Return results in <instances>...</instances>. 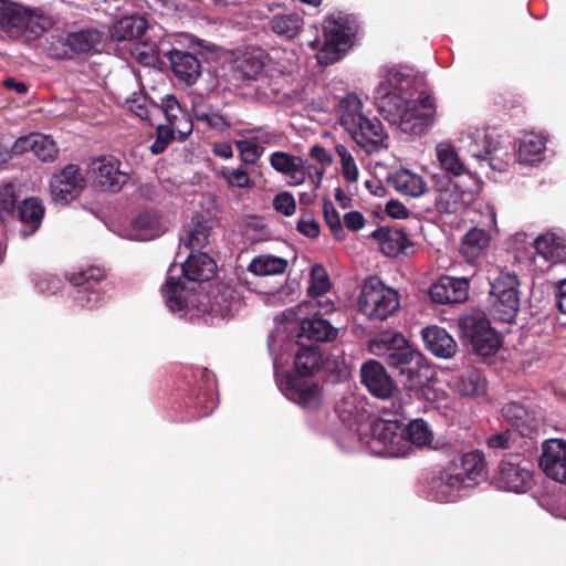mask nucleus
I'll return each instance as SVG.
<instances>
[{
  "instance_id": "obj_1",
  "label": "nucleus",
  "mask_w": 566,
  "mask_h": 566,
  "mask_svg": "<svg viewBox=\"0 0 566 566\" xmlns=\"http://www.w3.org/2000/svg\"><path fill=\"white\" fill-rule=\"evenodd\" d=\"M373 98L378 112L405 134H422L436 115L433 97L427 92L417 95L416 77L402 67L386 70Z\"/></svg>"
},
{
  "instance_id": "obj_2",
  "label": "nucleus",
  "mask_w": 566,
  "mask_h": 566,
  "mask_svg": "<svg viewBox=\"0 0 566 566\" xmlns=\"http://www.w3.org/2000/svg\"><path fill=\"white\" fill-rule=\"evenodd\" d=\"M315 342H331L337 336V329L325 318L314 315L296 313L286 310L275 319V327L269 337V350L273 358L274 370L283 368L293 347L291 339L294 336Z\"/></svg>"
},
{
  "instance_id": "obj_3",
  "label": "nucleus",
  "mask_w": 566,
  "mask_h": 566,
  "mask_svg": "<svg viewBox=\"0 0 566 566\" xmlns=\"http://www.w3.org/2000/svg\"><path fill=\"white\" fill-rule=\"evenodd\" d=\"M295 368L298 375H286L279 377V369L275 370L276 382L281 392L291 401L296 402L305 410H316L323 401L321 387L305 376L314 373L321 364V355L313 347H303L294 358Z\"/></svg>"
},
{
  "instance_id": "obj_4",
  "label": "nucleus",
  "mask_w": 566,
  "mask_h": 566,
  "mask_svg": "<svg viewBox=\"0 0 566 566\" xmlns=\"http://www.w3.org/2000/svg\"><path fill=\"white\" fill-rule=\"evenodd\" d=\"M340 109V125L366 153L373 154L384 146L387 134L382 123L363 114V103L358 96L349 94L344 97Z\"/></svg>"
},
{
  "instance_id": "obj_5",
  "label": "nucleus",
  "mask_w": 566,
  "mask_h": 566,
  "mask_svg": "<svg viewBox=\"0 0 566 566\" xmlns=\"http://www.w3.org/2000/svg\"><path fill=\"white\" fill-rule=\"evenodd\" d=\"M358 440L379 455L401 458L411 453L405 424L397 419H377L373 423H359Z\"/></svg>"
},
{
  "instance_id": "obj_6",
  "label": "nucleus",
  "mask_w": 566,
  "mask_h": 566,
  "mask_svg": "<svg viewBox=\"0 0 566 566\" xmlns=\"http://www.w3.org/2000/svg\"><path fill=\"white\" fill-rule=\"evenodd\" d=\"M358 440L379 455L401 458L411 453L405 424L397 419H377L373 423H359Z\"/></svg>"
},
{
  "instance_id": "obj_7",
  "label": "nucleus",
  "mask_w": 566,
  "mask_h": 566,
  "mask_svg": "<svg viewBox=\"0 0 566 566\" xmlns=\"http://www.w3.org/2000/svg\"><path fill=\"white\" fill-rule=\"evenodd\" d=\"M369 350L377 356H386L389 366L407 375L410 380L424 366L423 356L413 349L405 336L398 332L386 331L370 340Z\"/></svg>"
},
{
  "instance_id": "obj_8",
  "label": "nucleus",
  "mask_w": 566,
  "mask_h": 566,
  "mask_svg": "<svg viewBox=\"0 0 566 566\" xmlns=\"http://www.w3.org/2000/svg\"><path fill=\"white\" fill-rule=\"evenodd\" d=\"M52 24L49 17L9 0H0V27L12 39L30 43Z\"/></svg>"
},
{
  "instance_id": "obj_9",
  "label": "nucleus",
  "mask_w": 566,
  "mask_h": 566,
  "mask_svg": "<svg viewBox=\"0 0 566 566\" xmlns=\"http://www.w3.org/2000/svg\"><path fill=\"white\" fill-rule=\"evenodd\" d=\"M357 31L358 23L353 14H329L324 23V42L316 54L318 63L329 65L339 61L353 46Z\"/></svg>"
},
{
  "instance_id": "obj_10",
  "label": "nucleus",
  "mask_w": 566,
  "mask_h": 566,
  "mask_svg": "<svg viewBox=\"0 0 566 566\" xmlns=\"http://www.w3.org/2000/svg\"><path fill=\"white\" fill-rule=\"evenodd\" d=\"M161 294L167 308L181 317L198 316L201 295L196 285L190 284L179 274L177 264H171Z\"/></svg>"
},
{
  "instance_id": "obj_11",
  "label": "nucleus",
  "mask_w": 566,
  "mask_h": 566,
  "mask_svg": "<svg viewBox=\"0 0 566 566\" xmlns=\"http://www.w3.org/2000/svg\"><path fill=\"white\" fill-rule=\"evenodd\" d=\"M399 295L396 290L385 285L379 279L365 281L359 300V311L370 319H386L399 308Z\"/></svg>"
},
{
  "instance_id": "obj_12",
  "label": "nucleus",
  "mask_w": 566,
  "mask_h": 566,
  "mask_svg": "<svg viewBox=\"0 0 566 566\" xmlns=\"http://www.w3.org/2000/svg\"><path fill=\"white\" fill-rule=\"evenodd\" d=\"M531 247L533 252L526 260L533 271L544 273L566 262V232L563 230H548L537 235Z\"/></svg>"
},
{
  "instance_id": "obj_13",
  "label": "nucleus",
  "mask_w": 566,
  "mask_h": 566,
  "mask_svg": "<svg viewBox=\"0 0 566 566\" xmlns=\"http://www.w3.org/2000/svg\"><path fill=\"white\" fill-rule=\"evenodd\" d=\"M458 327L461 337L471 344L478 355L490 357L495 354V332L483 311L463 313L458 319Z\"/></svg>"
},
{
  "instance_id": "obj_14",
  "label": "nucleus",
  "mask_w": 566,
  "mask_h": 566,
  "mask_svg": "<svg viewBox=\"0 0 566 566\" xmlns=\"http://www.w3.org/2000/svg\"><path fill=\"white\" fill-rule=\"evenodd\" d=\"M93 186L101 191L118 192L129 180V172L122 169V163L114 156L94 159L88 169Z\"/></svg>"
},
{
  "instance_id": "obj_15",
  "label": "nucleus",
  "mask_w": 566,
  "mask_h": 566,
  "mask_svg": "<svg viewBox=\"0 0 566 566\" xmlns=\"http://www.w3.org/2000/svg\"><path fill=\"white\" fill-rule=\"evenodd\" d=\"M240 294L229 285L217 286L210 295H201L198 316L209 315L212 319H228L241 308Z\"/></svg>"
},
{
  "instance_id": "obj_16",
  "label": "nucleus",
  "mask_w": 566,
  "mask_h": 566,
  "mask_svg": "<svg viewBox=\"0 0 566 566\" xmlns=\"http://www.w3.org/2000/svg\"><path fill=\"white\" fill-rule=\"evenodd\" d=\"M86 179L77 165L69 164L50 181V193L55 203L67 205L85 188Z\"/></svg>"
},
{
  "instance_id": "obj_17",
  "label": "nucleus",
  "mask_w": 566,
  "mask_h": 566,
  "mask_svg": "<svg viewBox=\"0 0 566 566\" xmlns=\"http://www.w3.org/2000/svg\"><path fill=\"white\" fill-rule=\"evenodd\" d=\"M104 277V271L96 266L87 268L77 273L67 276L69 281L77 286L75 301L82 308L94 310L103 302V295L99 290L95 289V284Z\"/></svg>"
},
{
  "instance_id": "obj_18",
  "label": "nucleus",
  "mask_w": 566,
  "mask_h": 566,
  "mask_svg": "<svg viewBox=\"0 0 566 566\" xmlns=\"http://www.w3.org/2000/svg\"><path fill=\"white\" fill-rule=\"evenodd\" d=\"M520 281L514 272L501 271L497 275V321L512 323L520 307Z\"/></svg>"
},
{
  "instance_id": "obj_19",
  "label": "nucleus",
  "mask_w": 566,
  "mask_h": 566,
  "mask_svg": "<svg viewBox=\"0 0 566 566\" xmlns=\"http://www.w3.org/2000/svg\"><path fill=\"white\" fill-rule=\"evenodd\" d=\"M268 27L277 36L283 39H294L303 30V17L297 13L282 8L277 2L268 3Z\"/></svg>"
},
{
  "instance_id": "obj_20",
  "label": "nucleus",
  "mask_w": 566,
  "mask_h": 566,
  "mask_svg": "<svg viewBox=\"0 0 566 566\" xmlns=\"http://www.w3.org/2000/svg\"><path fill=\"white\" fill-rule=\"evenodd\" d=\"M235 73L239 78L255 82V91L264 97H270L277 91L272 86L264 71V61L261 55H243L237 61Z\"/></svg>"
},
{
  "instance_id": "obj_21",
  "label": "nucleus",
  "mask_w": 566,
  "mask_h": 566,
  "mask_svg": "<svg viewBox=\"0 0 566 566\" xmlns=\"http://www.w3.org/2000/svg\"><path fill=\"white\" fill-rule=\"evenodd\" d=\"M457 468H448L440 476L434 478L430 484L429 496L431 500L449 503L454 502L465 494V481L461 473H454Z\"/></svg>"
},
{
  "instance_id": "obj_22",
  "label": "nucleus",
  "mask_w": 566,
  "mask_h": 566,
  "mask_svg": "<svg viewBox=\"0 0 566 566\" xmlns=\"http://www.w3.org/2000/svg\"><path fill=\"white\" fill-rule=\"evenodd\" d=\"M277 136L274 132L264 128L248 130L241 139H237L234 145L239 151L243 164L254 165L264 153V145L275 143Z\"/></svg>"
},
{
  "instance_id": "obj_23",
  "label": "nucleus",
  "mask_w": 566,
  "mask_h": 566,
  "mask_svg": "<svg viewBox=\"0 0 566 566\" xmlns=\"http://www.w3.org/2000/svg\"><path fill=\"white\" fill-rule=\"evenodd\" d=\"M361 384L367 390L379 399H388L394 394L396 386L388 376L385 367L377 360L370 359L360 368Z\"/></svg>"
},
{
  "instance_id": "obj_24",
  "label": "nucleus",
  "mask_w": 566,
  "mask_h": 566,
  "mask_svg": "<svg viewBox=\"0 0 566 566\" xmlns=\"http://www.w3.org/2000/svg\"><path fill=\"white\" fill-rule=\"evenodd\" d=\"M429 294L433 303H463L469 297V281L465 277L446 275L431 285Z\"/></svg>"
},
{
  "instance_id": "obj_25",
  "label": "nucleus",
  "mask_w": 566,
  "mask_h": 566,
  "mask_svg": "<svg viewBox=\"0 0 566 566\" xmlns=\"http://www.w3.org/2000/svg\"><path fill=\"white\" fill-rule=\"evenodd\" d=\"M539 464L547 476L558 482H566V442L549 439L543 443Z\"/></svg>"
},
{
  "instance_id": "obj_26",
  "label": "nucleus",
  "mask_w": 566,
  "mask_h": 566,
  "mask_svg": "<svg viewBox=\"0 0 566 566\" xmlns=\"http://www.w3.org/2000/svg\"><path fill=\"white\" fill-rule=\"evenodd\" d=\"M474 196V189H464L460 184L449 181L436 197V208L440 213H457L469 206Z\"/></svg>"
},
{
  "instance_id": "obj_27",
  "label": "nucleus",
  "mask_w": 566,
  "mask_h": 566,
  "mask_svg": "<svg viewBox=\"0 0 566 566\" xmlns=\"http://www.w3.org/2000/svg\"><path fill=\"white\" fill-rule=\"evenodd\" d=\"M166 231V226L160 214L155 211L138 213L130 222L126 238L135 241H149Z\"/></svg>"
},
{
  "instance_id": "obj_28",
  "label": "nucleus",
  "mask_w": 566,
  "mask_h": 566,
  "mask_svg": "<svg viewBox=\"0 0 566 566\" xmlns=\"http://www.w3.org/2000/svg\"><path fill=\"white\" fill-rule=\"evenodd\" d=\"M271 167L287 178L290 186L303 185L307 177L304 160L285 151H274L269 158Z\"/></svg>"
},
{
  "instance_id": "obj_29",
  "label": "nucleus",
  "mask_w": 566,
  "mask_h": 566,
  "mask_svg": "<svg viewBox=\"0 0 566 566\" xmlns=\"http://www.w3.org/2000/svg\"><path fill=\"white\" fill-rule=\"evenodd\" d=\"M177 266L179 268V274L187 282L195 285L197 282L210 280L216 271L213 259L205 252H191L186 261Z\"/></svg>"
},
{
  "instance_id": "obj_30",
  "label": "nucleus",
  "mask_w": 566,
  "mask_h": 566,
  "mask_svg": "<svg viewBox=\"0 0 566 566\" xmlns=\"http://www.w3.org/2000/svg\"><path fill=\"white\" fill-rule=\"evenodd\" d=\"M426 348L437 357L451 358L457 353V342L442 327L437 325L427 326L421 331Z\"/></svg>"
},
{
  "instance_id": "obj_31",
  "label": "nucleus",
  "mask_w": 566,
  "mask_h": 566,
  "mask_svg": "<svg viewBox=\"0 0 566 566\" xmlns=\"http://www.w3.org/2000/svg\"><path fill=\"white\" fill-rule=\"evenodd\" d=\"M160 108L165 114L168 127L185 140L192 132L193 124L188 113L181 107L174 95H166L161 99Z\"/></svg>"
},
{
  "instance_id": "obj_32",
  "label": "nucleus",
  "mask_w": 566,
  "mask_h": 566,
  "mask_svg": "<svg viewBox=\"0 0 566 566\" xmlns=\"http://www.w3.org/2000/svg\"><path fill=\"white\" fill-rule=\"evenodd\" d=\"M165 56L170 61L171 69L180 81L187 85L197 82L201 74V65L195 55L180 50H168Z\"/></svg>"
},
{
  "instance_id": "obj_33",
  "label": "nucleus",
  "mask_w": 566,
  "mask_h": 566,
  "mask_svg": "<svg viewBox=\"0 0 566 566\" xmlns=\"http://www.w3.org/2000/svg\"><path fill=\"white\" fill-rule=\"evenodd\" d=\"M169 44L161 36H154L147 41H137L129 48L132 56L144 66H158L161 63V55L165 56V44Z\"/></svg>"
},
{
  "instance_id": "obj_34",
  "label": "nucleus",
  "mask_w": 566,
  "mask_h": 566,
  "mask_svg": "<svg viewBox=\"0 0 566 566\" xmlns=\"http://www.w3.org/2000/svg\"><path fill=\"white\" fill-rule=\"evenodd\" d=\"M147 29L148 23L144 17L127 15L112 24L109 34L114 41L128 42L132 45L145 34Z\"/></svg>"
},
{
  "instance_id": "obj_35",
  "label": "nucleus",
  "mask_w": 566,
  "mask_h": 566,
  "mask_svg": "<svg viewBox=\"0 0 566 566\" xmlns=\"http://www.w3.org/2000/svg\"><path fill=\"white\" fill-rule=\"evenodd\" d=\"M546 138L536 133L524 134L517 143V159L523 165H535L544 160Z\"/></svg>"
},
{
  "instance_id": "obj_36",
  "label": "nucleus",
  "mask_w": 566,
  "mask_h": 566,
  "mask_svg": "<svg viewBox=\"0 0 566 566\" xmlns=\"http://www.w3.org/2000/svg\"><path fill=\"white\" fill-rule=\"evenodd\" d=\"M530 478V471L521 467L520 460L502 461L500 468L501 488L507 491L521 492Z\"/></svg>"
},
{
  "instance_id": "obj_37",
  "label": "nucleus",
  "mask_w": 566,
  "mask_h": 566,
  "mask_svg": "<svg viewBox=\"0 0 566 566\" xmlns=\"http://www.w3.org/2000/svg\"><path fill=\"white\" fill-rule=\"evenodd\" d=\"M371 238L378 241L380 250L388 256L399 255L409 245L406 234L398 229L379 228L371 233Z\"/></svg>"
},
{
  "instance_id": "obj_38",
  "label": "nucleus",
  "mask_w": 566,
  "mask_h": 566,
  "mask_svg": "<svg viewBox=\"0 0 566 566\" xmlns=\"http://www.w3.org/2000/svg\"><path fill=\"white\" fill-rule=\"evenodd\" d=\"M19 213L24 226L20 233L23 238H28L40 228L44 216V207L38 198H27L20 205Z\"/></svg>"
},
{
  "instance_id": "obj_39",
  "label": "nucleus",
  "mask_w": 566,
  "mask_h": 566,
  "mask_svg": "<svg viewBox=\"0 0 566 566\" xmlns=\"http://www.w3.org/2000/svg\"><path fill=\"white\" fill-rule=\"evenodd\" d=\"M211 226L208 220L192 219L185 228L180 235V240L185 248L197 253L207 245L210 235Z\"/></svg>"
},
{
  "instance_id": "obj_40",
  "label": "nucleus",
  "mask_w": 566,
  "mask_h": 566,
  "mask_svg": "<svg viewBox=\"0 0 566 566\" xmlns=\"http://www.w3.org/2000/svg\"><path fill=\"white\" fill-rule=\"evenodd\" d=\"M391 182L397 191L410 197H420L428 189L423 177L409 169H399L394 172Z\"/></svg>"
},
{
  "instance_id": "obj_41",
  "label": "nucleus",
  "mask_w": 566,
  "mask_h": 566,
  "mask_svg": "<svg viewBox=\"0 0 566 566\" xmlns=\"http://www.w3.org/2000/svg\"><path fill=\"white\" fill-rule=\"evenodd\" d=\"M436 157L440 168L446 172L453 176H462L467 172L464 163L450 142L443 140L437 144Z\"/></svg>"
},
{
  "instance_id": "obj_42",
  "label": "nucleus",
  "mask_w": 566,
  "mask_h": 566,
  "mask_svg": "<svg viewBox=\"0 0 566 566\" xmlns=\"http://www.w3.org/2000/svg\"><path fill=\"white\" fill-rule=\"evenodd\" d=\"M454 473H459L458 469ZM468 488L479 484L484 479V458L479 451L465 454L461 459V472Z\"/></svg>"
},
{
  "instance_id": "obj_43",
  "label": "nucleus",
  "mask_w": 566,
  "mask_h": 566,
  "mask_svg": "<svg viewBox=\"0 0 566 566\" xmlns=\"http://www.w3.org/2000/svg\"><path fill=\"white\" fill-rule=\"evenodd\" d=\"M287 266V261L283 258L262 254L255 256L248 266V270L260 276L282 274Z\"/></svg>"
},
{
  "instance_id": "obj_44",
  "label": "nucleus",
  "mask_w": 566,
  "mask_h": 566,
  "mask_svg": "<svg viewBox=\"0 0 566 566\" xmlns=\"http://www.w3.org/2000/svg\"><path fill=\"white\" fill-rule=\"evenodd\" d=\"M471 138L472 144L470 146V153L472 156L481 161L488 163V165L492 167L493 151L495 149L492 133H488L483 129H476L472 134Z\"/></svg>"
},
{
  "instance_id": "obj_45",
  "label": "nucleus",
  "mask_w": 566,
  "mask_h": 566,
  "mask_svg": "<svg viewBox=\"0 0 566 566\" xmlns=\"http://www.w3.org/2000/svg\"><path fill=\"white\" fill-rule=\"evenodd\" d=\"M489 238L481 229H472L463 238L461 251L468 261L473 262L488 247Z\"/></svg>"
},
{
  "instance_id": "obj_46",
  "label": "nucleus",
  "mask_w": 566,
  "mask_h": 566,
  "mask_svg": "<svg viewBox=\"0 0 566 566\" xmlns=\"http://www.w3.org/2000/svg\"><path fill=\"white\" fill-rule=\"evenodd\" d=\"M103 41V34L96 29L82 30L69 38L70 46L76 52L97 50Z\"/></svg>"
},
{
  "instance_id": "obj_47",
  "label": "nucleus",
  "mask_w": 566,
  "mask_h": 566,
  "mask_svg": "<svg viewBox=\"0 0 566 566\" xmlns=\"http://www.w3.org/2000/svg\"><path fill=\"white\" fill-rule=\"evenodd\" d=\"M406 437L410 440L411 451L413 447H427L433 440V432L422 419H413L405 426Z\"/></svg>"
},
{
  "instance_id": "obj_48",
  "label": "nucleus",
  "mask_w": 566,
  "mask_h": 566,
  "mask_svg": "<svg viewBox=\"0 0 566 566\" xmlns=\"http://www.w3.org/2000/svg\"><path fill=\"white\" fill-rule=\"evenodd\" d=\"M310 156L313 160L321 165L319 167H314L313 172L307 170V175H310L313 187L319 188L323 176L325 174V168L333 163V156L328 150L319 145H314L311 147Z\"/></svg>"
},
{
  "instance_id": "obj_49",
  "label": "nucleus",
  "mask_w": 566,
  "mask_h": 566,
  "mask_svg": "<svg viewBox=\"0 0 566 566\" xmlns=\"http://www.w3.org/2000/svg\"><path fill=\"white\" fill-rule=\"evenodd\" d=\"M193 113L198 122L206 123L209 127L219 132L228 129L231 125L230 119L226 115L212 108L206 109L196 106Z\"/></svg>"
},
{
  "instance_id": "obj_50",
  "label": "nucleus",
  "mask_w": 566,
  "mask_h": 566,
  "mask_svg": "<svg viewBox=\"0 0 566 566\" xmlns=\"http://www.w3.org/2000/svg\"><path fill=\"white\" fill-rule=\"evenodd\" d=\"M335 151L339 157L342 174L345 180L356 182L358 180L359 170L349 149L345 145L338 144L335 147Z\"/></svg>"
},
{
  "instance_id": "obj_51",
  "label": "nucleus",
  "mask_w": 566,
  "mask_h": 566,
  "mask_svg": "<svg viewBox=\"0 0 566 566\" xmlns=\"http://www.w3.org/2000/svg\"><path fill=\"white\" fill-rule=\"evenodd\" d=\"M296 313L300 314H310L311 312H315L316 314H328L335 310L334 302L323 294L318 297H310V300L302 302L297 305L296 308H293Z\"/></svg>"
},
{
  "instance_id": "obj_52",
  "label": "nucleus",
  "mask_w": 566,
  "mask_h": 566,
  "mask_svg": "<svg viewBox=\"0 0 566 566\" xmlns=\"http://www.w3.org/2000/svg\"><path fill=\"white\" fill-rule=\"evenodd\" d=\"M455 389L464 396L480 395L485 390V381L478 373H470L458 378Z\"/></svg>"
},
{
  "instance_id": "obj_53",
  "label": "nucleus",
  "mask_w": 566,
  "mask_h": 566,
  "mask_svg": "<svg viewBox=\"0 0 566 566\" xmlns=\"http://www.w3.org/2000/svg\"><path fill=\"white\" fill-rule=\"evenodd\" d=\"M331 287L328 275L322 265H314L311 271V283L307 292L310 297H318L326 294Z\"/></svg>"
},
{
  "instance_id": "obj_54",
  "label": "nucleus",
  "mask_w": 566,
  "mask_h": 566,
  "mask_svg": "<svg viewBox=\"0 0 566 566\" xmlns=\"http://www.w3.org/2000/svg\"><path fill=\"white\" fill-rule=\"evenodd\" d=\"M32 153L43 161L54 160L57 147L50 136L35 133Z\"/></svg>"
},
{
  "instance_id": "obj_55",
  "label": "nucleus",
  "mask_w": 566,
  "mask_h": 566,
  "mask_svg": "<svg viewBox=\"0 0 566 566\" xmlns=\"http://www.w3.org/2000/svg\"><path fill=\"white\" fill-rule=\"evenodd\" d=\"M15 188L12 182H0V221L9 218L17 202Z\"/></svg>"
},
{
  "instance_id": "obj_56",
  "label": "nucleus",
  "mask_w": 566,
  "mask_h": 566,
  "mask_svg": "<svg viewBox=\"0 0 566 566\" xmlns=\"http://www.w3.org/2000/svg\"><path fill=\"white\" fill-rule=\"evenodd\" d=\"M221 175L232 188L250 189L254 186L248 171L242 168L224 167L221 170Z\"/></svg>"
},
{
  "instance_id": "obj_57",
  "label": "nucleus",
  "mask_w": 566,
  "mask_h": 566,
  "mask_svg": "<svg viewBox=\"0 0 566 566\" xmlns=\"http://www.w3.org/2000/svg\"><path fill=\"white\" fill-rule=\"evenodd\" d=\"M32 280L35 289L42 294H55L62 287V280L52 273H35Z\"/></svg>"
},
{
  "instance_id": "obj_58",
  "label": "nucleus",
  "mask_w": 566,
  "mask_h": 566,
  "mask_svg": "<svg viewBox=\"0 0 566 566\" xmlns=\"http://www.w3.org/2000/svg\"><path fill=\"white\" fill-rule=\"evenodd\" d=\"M149 106L147 97L140 92L134 93L125 101V107L142 119L148 118L150 112Z\"/></svg>"
},
{
  "instance_id": "obj_59",
  "label": "nucleus",
  "mask_w": 566,
  "mask_h": 566,
  "mask_svg": "<svg viewBox=\"0 0 566 566\" xmlns=\"http://www.w3.org/2000/svg\"><path fill=\"white\" fill-rule=\"evenodd\" d=\"M273 208L286 217L293 216L296 211L294 196L289 191L277 193L273 199Z\"/></svg>"
},
{
  "instance_id": "obj_60",
  "label": "nucleus",
  "mask_w": 566,
  "mask_h": 566,
  "mask_svg": "<svg viewBox=\"0 0 566 566\" xmlns=\"http://www.w3.org/2000/svg\"><path fill=\"white\" fill-rule=\"evenodd\" d=\"M156 133V140L149 149L154 155H159L165 151L176 133L166 125H158Z\"/></svg>"
},
{
  "instance_id": "obj_61",
  "label": "nucleus",
  "mask_w": 566,
  "mask_h": 566,
  "mask_svg": "<svg viewBox=\"0 0 566 566\" xmlns=\"http://www.w3.org/2000/svg\"><path fill=\"white\" fill-rule=\"evenodd\" d=\"M297 230L307 238H316L319 234V226L316 219L308 212L303 213L297 222Z\"/></svg>"
},
{
  "instance_id": "obj_62",
  "label": "nucleus",
  "mask_w": 566,
  "mask_h": 566,
  "mask_svg": "<svg viewBox=\"0 0 566 566\" xmlns=\"http://www.w3.org/2000/svg\"><path fill=\"white\" fill-rule=\"evenodd\" d=\"M324 218L335 235L343 232L340 216L336 208L329 202H325L324 205Z\"/></svg>"
},
{
  "instance_id": "obj_63",
  "label": "nucleus",
  "mask_w": 566,
  "mask_h": 566,
  "mask_svg": "<svg viewBox=\"0 0 566 566\" xmlns=\"http://www.w3.org/2000/svg\"><path fill=\"white\" fill-rule=\"evenodd\" d=\"M526 239L527 235L525 233H516L509 240V249L515 253V260L518 262L524 260L522 252L526 247Z\"/></svg>"
},
{
  "instance_id": "obj_64",
  "label": "nucleus",
  "mask_w": 566,
  "mask_h": 566,
  "mask_svg": "<svg viewBox=\"0 0 566 566\" xmlns=\"http://www.w3.org/2000/svg\"><path fill=\"white\" fill-rule=\"evenodd\" d=\"M385 211L389 217L395 219H405L409 214V211L406 208V206L398 200H389L386 203Z\"/></svg>"
}]
</instances>
